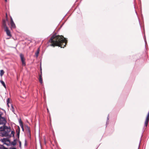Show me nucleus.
<instances>
[{"label":"nucleus","instance_id":"c756f323","mask_svg":"<svg viewBox=\"0 0 149 149\" xmlns=\"http://www.w3.org/2000/svg\"><path fill=\"white\" fill-rule=\"evenodd\" d=\"M3 113L1 112V111H0V116H2V115H3Z\"/></svg>","mask_w":149,"mask_h":149},{"label":"nucleus","instance_id":"423d86ee","mask_svg":"<svg viewBox=\"0 0 149 149\" xmlns=\"http://www.w3.org/2000/svg\"><path fill=\"white\" fill-rule=\"evenodd\" d=\"M4 31L6 32V34L8 36L10 37L11 36V35L10 34V31L9 30L8 27H6V28L4 29Z\"/></svg>","mask_w":149,"mask_h":149},{"label":"nucleus","instance_id":"1a4fd4ad","mask_svg":"<svg viewBox=\"0 0 149 149\" xmlns=\"http://www.w3.org/2000/svg\"><path fill=\"white\" fill-rule=\"evenodd\" d=\"M40 51V48H39L37 49L36 52L35 53V55L36 57H38V54L39 53Z\"/></svg>","mask_w":149,"mask_h":149},{"label":"nucleus","instance_id":"f257e3e1","mask_svg":"<svg viewBox=\"0 0 149 149\" xmlns=\"http://www.w3.org/2000/svg\"><path fill=\"white\" fill-rule=\"evenodd\" d=\"M49 42L51 44L50 46L54 47L55 46H63L65 47L67 42L66 38L61 35H54L51 38L49 41Z\"/></svg>","mask_w":149,"mask_h":149},{"label":"nucleus","instance_id":"bb28decb","mask_svg":"<svg viewBox=\"0 0 149 149\" xmlns=\"http://www.w3.org/2000/svg\"><path fill=\"white\" fill-rule=\"evenodd\" d=\"M17 136L18 137V139H19V133L17 134Z\"/></svg>","mask_w":149,"mask_h":149},{"label":"nucleus","instance_id":"f03ea898","mask_svg":"<svg viewBox=\"0 0 149 149\" xmlns=\"http://www.w3.org/2000/svg\"><path fill=\"white\" fill-rule=\"evenodd\" d=\"M10 130V128L8 127L6 125L2 126L0 127V131L2 132V135L3 136H10V135L9 134Z\"/></svg>","mask_w":149,"mask_h":149},{"label":"nucleus","instance_id":"aec40b11","mask_svg":"<svg viewBox=\"0 0 149 149\" xmlns=\"http://www.w3.org/2000/svg\"><path fill=\"white\" fill-rule=\"evenodd\" d=\"M15 132L13 131H12L11 132V134H12L13 135V137L14 138H15Z\"/></svg>","mask_w":149,"mask_h":149},{"label":"nucleus","instance_id":"ddd939ff","mask_svg":"<svg viewBox=\"0 0 149 149\" xmlns=\"http://www.w3.org/2000/svg\"><path fill=\"white\" fill-rule=\"evenodd\" d=\"M16 132L17 134L19 133V134H20V128L18 126V128L16 130Z\"/></svg>","mask_w":149,"mask_h":149},{"label":"nucleus","instance_id":"39448f33","mask_svg":"<svg viewBox=\"0 0 149 149\" xmlns=\"http://www.w3.org/2000/svg\"><path fill=\"white\" fill-rule=\"evenodd\" d=\"M10 25L12 28L15 29L16 28L15 25L11 17H10Z\"/></svg>","mask_w":149,"mask_h":149},{"label":"nucleus","instance_id":"a878e982","mask_svg":"<svg viewBox=\"0 0 149 149\" xmlns=\"http://www.w3.org/2000/svg\"><path fill=\"white\" fill-rule=\"evenodd\" d=\"M27 146V141L26 139L25 140V143H24V146Z\"/></svg>","mask_w":149,"mask_h":149},{"label":"nucleus","instance_id":"20e7f679","mask_svg":"<svg viewBox=\"0 0 149 149\" xmlns=\"http://www.w3.org/2000/svg\"><path fill=\"white\" fill-rule=\"evenodd\" d=\"M6 123L7 121L5 117L0 116V125H3V126H4Z\"/></svg>","mask_w":149,"mask_h":149},{"label":"nucleus","instance_id":"2eb2a0df","mask_svg":"<svg viewBox=\"0 0 149 149\" xmlns=\"http://www.w3.org/2000/svg\"><path fill=\"white\" fill-rule=\"evenodd\" d=\"M0 149H8L5 147L1 145L0 146Z\"/></svg>","mask_w":149,"mask_h":149},{"label":"nucleus","instance_id":"9b49d317","mask_svg":"<svg viewBox=\"0 0 149 149\" xmlns=\"http://www.w3.org/2000/svg\"><path fill=\"white\" fill-rule=\"evenodd\" d=\"M0 82L2 84V85H3L4 87L5 88H6V86L4 82L2 80H0Z\"/></svg>","mask_w":149,"mask_h":149},{"label":"nucleus","instance_id":"72a5a7b5","mask_svg":"<svg viewBox=\"0 0 149 149\" xmlns=\"http://www.w3.org/2000/svg\"><path fill=\"white\" fill-rule=\"evenodd\" d=\"M47 109V112H49V110H48V109Z\"/></svg>","mask_w":149,"mask_h":149},{"label":"nucleus","instance_id":"f704fd0d","mask_svg":"<svg viewBox=\"0 0 149 149\" xmlns=\"http://www.w3.org/2000/svg\"><path fill=\"white\" fill-rule=\"evenodd\" d=\"M5 1L6 2H7V0H5Z\"/></svg>","mask_w":149,"mask_h":149},{"label":"nucleus","instance_id":"393cba45","mask_svg":"<svg viewBox=\"0 0 149 149\" xmlns=\"http://www.w3.org/2000/svg\"><path fill=\"white\" fill-rule=\"evenodd\" d=\"M19 147L21 148V142L19 140Z\"/></svg>","mask_w":149,"mask_h":149},{"label":"nucleus","instance_id":"9d476101","mask_svg":"<svg viewBox=\"0 0 149 149\" xmlns=\"http://www.w3.org/2000/svg\"><path fill=\"white\" fill-rule=\"evenodd\" d=\"M17 139H14L13 141H12L11 143V144L13 146H15L17 144Z\"/></svg>","mask_w":149,"mask_h":149},{"label":"nucleus","instance_id":"7c9ffc66","mask_svg":"<svg viewBox=\"0 0 149 149\" xmlns=\"http://www.w3.org/2000/svg\"><path fill=\"white\" fill-rule=\"evenodd\" d=\"M1 109L2 110H3V111L5 113H6V111H5V110L3 109H1H1Z\"/></svg>","mask_w":149,"mask_h":149},{"label":"nucleus","instance_id":"a211bd4d","mask_svg":"<svg viewBox=\"0 0 149 149\" xmlns=\"http://www.w3.org/2000/svg\"><path fill=\"white\" fill-rule=\"evenodd\" d=\"M148 121H145V124H144V126L145 127H147V126L148 125Z\"/></svg>","mask_w":149,"mask_h":149},{"label":"nucleus","instance_id":"4be33fe9","mask_svg":"<svg viewBox=\"0 0 149 149\" xmlns=\"http://www.w3.org/2000/svg\"><path fill=\"white\" fill-rule=\"evenodd\" d=\"M109 115L107 117V123H106L107 124L108 123H109Z\"/></svg>","mask_w":149,"mask_h":149},{"label":"nucleus","instance_id":"c9c22d12","mask_svg":"<svg viewBox=\"0 0 149 149\" xmlns=\"http://www.w3.org/2000/svg\"><path fill=\"white\" fill-rule=\"evenodd\" d=\"M1 109V108H0V109Z\"/></svg>","mask_w":149,"mask_h":149},{"label":"nucleus","instance_id":"cd10ccee","mask_svg":"<svg viewBox=\"0 0 149 149\" xmlns=\"http://www.w3.org/2000/svg\"><path fill=\"white\" fill-rule=\"evenodd\" d=\"M20 127H21V128H22V131H24V128H23V125H21V126Z\"/></svg>","mask_w":149,"mask_h":149},{"label":"nucleus","instance_id":"dca6fc26","mask_svg":"<svg viewBox=\"0 0 149 149\" xmlns=\"http://www.w3.org/2000/svg\"><path fill=\"white\" fill-rule=\"evenodd\" d=\"M11 110L13 111V113H14L15 111V110L14 108L13 107V105L12 104H11Z\"/></svg>","mask_w":149,"mask_h":149},{"label":"nucleus","instance_id":"2f4dec72","mask_svg":"<svg viewBox=\"0 0 149 149\" xmlns=\"http://www.w3.org/2000/svg\"><path fill=\"white\" fill-rule=\"evenodd\" d=\"M7 105L8 106V107H9V104H7Z\"/></svg>","mask_w":149,"mask_h":149},{"label":"nucleus","instance_id":"473e14b6","mask_svg":"<svg viewBox=\"0 0 149 149\" xmlns=\"http://www.w3.org/2000/svg\"><path fill=\"white\" fill-rule=\"evenodd\" d=\"M145 44H146V40H145Z\"/></svg>","mask_w":149,"mask_h":149},{"label":"nucleus","instance_id":"4468645a","mask_svg":"<svg viewBox=\"0 0 149 149\" xmlns=\"http://www.w3.org/2000/svg\"><path fill=\"white\" fill-rule=\"evenodd\" d=\"M4 73V71L3 70H0V75L1 77L2 76Z\"/></svg>","mask_w":149,"mask_h":149},{"label":"nucleus","instance_id":"6e6552de","mask_svg":"<svg viewBox=\"0 0 149 149\" xmlns=\"http://www.w3.org/2000/svg\"><path fill=\"white\" fill-rule=\"evenodd\" d=\"M2 25L4 29L6 28V27H8L6 26V20L5 19L3 20Z\"/></svg>","mask_w":149,"mask_h":149},{"label":"nucleus","instance_id":"c85d7f7f","mask_svg":"<svg viewBox=\"0 0 149 149\" xmlns=\"http://www.w3.org/2000/svg\"><path fill=\"white\" fill-rule=\"evenodd\" d=\"M9 149H16V148L15 147H14V148L10 147L9 148Z\"/></svg>","mask_w":149,"mask_h":149},{"label":"nucleus","instance_id":"7ed1b4c3","mask_svg":"<svg viewBox=\"0 0 149 149\" xmlns=\"http://www.w3.org/2000/svg\"><path fill=\"white\" fill-rule=\"evenodd\" d=\"M21 61L22 62V65L23 66L26 65L25 59L24 58V55L22 54H20L19 55Z\"/></svg>","mask_w":149,"mask_h":149},{"label":"nucleus","instance_id":"b1692460","mask_svg":"<svg viewBox=\"0 0 149 149\" xmlns=\"http://www.w3.org/2000/svg\"><path fill=\"white\" fill-rule=\"evenodd\" d=\"M27 130L28 132L29 133V134H30V130L29 127L28 126H27Z\"/></svg>","mask_w":149,"mask_h":149},{"label":"nucleus","instance_id":"f3484780","mask_svg":"<svg viewBox=\"0 0 149 149\" xmlns=\"http://www.w3.org/2000/svg\"><path fill=\"white\" fill-rule=\"evenodd\" d=\"M19 125H20V126H21V125H23V123L22 121L21 120V119H20L19 120Z\"/></svg>","mask_w":149,"mask_h":149},{"label":"nucleus","instance_id":"6ab92c4d","mask_svg":"<svg viewBox=\"0 0 149 149\" xmlns=\"http://www.w3.org/2000/svg\"><path fill=\"white\" fill-rule=\"evenodd\" d=\"M39 81L40 83L41 84H42V78H40L39 77Z\"/></svg>","mask_w":149,"mask_h":149},{"label":"nucleus","instance_id":"0eeeda50","mask_svg":"<svg viewBox=\"0 0 149 149\" xmlns=\"http://www.w3.org/2000/svg\"><path fill=\"white\" fill-rule=\"evenodd\" d=\"M7 141L9 142V143H10V141L8 139H7L4 138L2 140V142L4 143V144L7 146L9 145L8 144L6 143V142Z\"/></svg>","mask_w":149,"mask_h":149},{"label":"nucleus","instance_id":"412c9836","mask_svg":"<svg viewBox=\"0 0 149 149\" xmlns=\"http://www.w3.org/2000/svg\"><path fill=\"white\" fill-rule=\"evenodd\" d=\"M10 99L9 98H8L7 99V104H8L10 103Z\"/></svg>","mask_w":149,"mask_h":149},{"label":"nucleus","instance_id":"f8f14e48","mask_svg":"<svg viewBox=\"0 0 149 149\" xmlns=\"http://www.w3.org/2000/svg\"><path fill=\"white\" fill-rule=\"evenodd\" d=\"M149 111L148 114L147 116L146 117L145 121H149Z\"/></svg>","mask_w":149,"mask_h":149},{"label":"nucleus","instance_id":"5701e85b","mask_svg":"<svg viewBox=\"0 0 149 149\" xmlns=\"http://www.w3.org/2000/svg\"><path fill=\"white\" fill-rule=\"evenodd\" d=\"M40 70H41V74H40V76H39V77L40 78H42V69L41 68H40Z\"/></svg>","mask_w":149,"mask_h":149}]
</instances>
